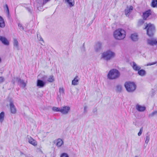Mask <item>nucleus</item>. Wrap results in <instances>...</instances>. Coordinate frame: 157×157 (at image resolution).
<instances>
[{"mask_svg":"<svg viewBox=\"0 0 157 157\" xmlns=\"http://www.w3.org/2000/svg\"><path fill=\"white\" fill-rule=\"evenodd\" d=\"M135 157H137V156H135Z\"/></svg>","mask_w":157,"mask_h":157,"instance_id":"6e6d98bb","label":"nucleus"},{"mask_svg":"<svg viewBox=\"0 0 157 157\" xmlns=\"http://www.w3.org/2000/svg\"><path fill=\"white\" fill-rule=\"evenodd\" d=\"M1 61H2V59H1V57H0V63L1 62Z\"/></svg>","mask_w":157,"mask_h":157,"instance_id":"603ef678","label":"nucleus"},{"mask_svg":"<svg viewBox=\"0 0 157 157\" xmlns=\"http://www.w3.org/2000/svg\"><path fill=\"white\" fill-rule=\"evenodd\" d=\"M12 82L13 83H14V81H13V80H12Z\"/></svg>","mask_w":157,"mask_h":157,"instance_id":"5fc2aeb1","label":"nucleus"},{"mask_svg":"<svg viewBox=\"0 0 157 157\" xmlns=\"http://www.w3.org/2000/svg\"><path fill=\"white\" fill-rule=\"evenodd\" d=\"M28 157H33L32 155H31V156H29Z\"/></svg>","mask_w":157,"mask_h":157,"instance_id":"864d4df0","label":"nucleus"},{"mask_svg":"<svg viewBox=\"0 0 157 157\" xmlns=\"http://www.w3.org/2000/svg\"><path fill=\"white\" fill-rule=\"evenodd\" d=\"M6 12L9 15V8L6 9Z\"/></svg>","mask_w":157,"mask_h":157,"instance_id":"a18cd8bd","label":"nucleus"},{"mask_svg":"<svg viewBox=\"0 0 157 157\" xmlns=\"http://www.w3.org/2000/svg\"><path fill=\"white\" fill-rule=\"evenodd\" d=\"M124 87L126 90L128 92H133L136 88V85L134 82H125Z\"/></svg>","mask_w":157,"mask_h":157,"instance_id":"20e7f679","label":"nucleus"},{"mask_svg":"<svg viewBox=\"0 0 157 157\" xmlns=\"http://www.w3.org/2000/svg\"><path fill=\"white\" fill-rule=\"evenodd\" d=\"M70 110V108L68 106H64L60 108V112L63 114H67Z\"/></svg>","mask_w":157,"mask_h":157,"instance_id":"423d86ee","label":"nucleus"},{"mask_svg":"<svg viewBox=\"0 0 157 157\" xmlns=\"http://www.w3.org/2000/svg\"><path fill=\"white\" fill-rule=\"evenodd\" d=\"M56 145L58 147H60L63 144V140L60 139H58L56 140Z\"/></svg>","mask_w":157,"mask_h":157,"instance_id":"393cba45","label":"nucleus"},{"mask_svg":"<svg viewBox=\"0 0 157 157\" xmlns=\"http://www.w3.org/2000/svg\"><path fill=\"white\" fill-rule=\"evenodd\" d=\"M54 81V78L53 75L50 76L48 79V81L50 82H52Z\"/></svg>","mask_w":157,"mask_h":157,"instance_id":"cd10ccee","label":"nucleus"},{"mask_svg":"<svg viewBox=\"0 0 157 157\" xmlns=\"http://www.w3.org/2000/svg\"><path fill=\"white\" fill-rule=\"evenodd\" d=\"M115 56L114 52L109 50H107L101 54V59L108 61L114 58Z\"/></svg>","mask_w":157,"mask_h":157,"instance_id":"f03ea898","label":"nucleus"},{"mask_svg":"<svg viewBox=\"0 0 157 157\" xmlns=\"http://www.w3.org/2000/svg\"><path fill=\"white\" fill-rule=\"evenodd\" d=\"M5 23L3 18L0 16V27L3 28L5 26Z\"/></svg>","mask_w":157,"mask_h":157,"instance_id":"5701e85b","label":"nucleus"},{"mask_svg":"<svg viewBox=\"0 0 157 157\" xmlns=\"http://www.w3.org/2000/svg\"><path fill=\"white\" fill-rule=\"evenodd\" d=\"M132 67L133 69L135 71H138L141 68V67L137 65L135 62H133Z\"/></svg>","mask_w":157,"mask_h":157,"instance_id":"dca6fc26","label":"nucleus"},{"mask_svg":"<svg viewBox=\"0 0 157 157\" xmlns=\"http://www.w3.org/2000/svg\"><path fill=\"white\" fill-rule=\"evenodd\" d=\"M0 41L2 44L6 45H8L9 44V42L7 39L5 37L0 36Z\"/></svg>","mask_w":157,"mask_h":157,"instance_id":"f8f14e48","label":"nucleus"},{"mask_svg":"<svg viewBox=\"0 0 157 157\" xmlns=\"http://www.w3.org/2000/svg\"><path fill=\"white\" fill-rule=\"evenodd\" d=\"M26 9H27V10L28 11H29V12H31V10H30V9L29 8H26Z\"/></svg>","mask_w":157,"mask_h":157,"instance_id":"49530a36","label":"nucleus"},{"mask_svg":"<svg viewBox=\"0 0 157 157\" xmlns=\"http://www.w3.org/2000/svg\"><path fill=\"white\" fill-rule=\"evenodd\" d=\"M120 75V73L119 71L116 69H113L109 71L107 76L109 79H113L118 78Z\"/></svg>","mask_w":157,"mask_h":157,"instance_id":"7ed1b4c3","label":"nucleus"},{"mask_svg":"<svg viewBox=\"0 0 157 157\" xmlns=\"http://www.w3.org/2000/svg\"><path fill=\"white\" fill-rule=\"evenodd\" d=\"M47 78V76L46 75H44L42 78V79L43 80H45Z\"/></svg>","mask_w":157,"mask_h":157,"instance_id":"37998d69","label":"nucleus"},{"mask_svg":"<svg viewBox=\"0 0 157 157\" xmlns=\"http://www.w3.org/2000/svg\"><path fill=\"white\" fill-rule=\"evenodd\" d=\"M133 10V7L132 6H131L129 7L127 6L124 10L126 16L128 17Z\"/></svg>","mask_w":157,"mask_h":157,"instance_id":"1a4fd4ad","label":"nucleus"},{"mask_svg":"<svg viewBox=\"0 0 157 157\" xmlns=\"http://www.w3.org/2000/svg\"><path fill=\"white\" fill-rule=\"evenodd\" d=\"M5 7L6 8V9L8 8V5L7 4H6L5 5Z\"/></svg>","mask_w":157,"mask_h":157,"instance_id":"09e8293b","label":"nucleus"},{"mask_svg":"<svg viewBox=\"0 0 157 157\" xmlns=\"http://www.w3.org/2000/svg\"><path fill=\"white\" fill-rule=\"evenodd\" d=\"M52 109L53 111L55 112H60V108L56 107H53Z\"/></svg>","mask_w":157,"mask_h":157,"instance_id":"7c9ffc66","label":"nucleus"},{"mask_svg":"<svg viewBox=\"0 0 157 157\" xmlns=\"http://www.w3.org/2000/svg\"><path fill=\"white\" fill-rule=\"evenodd\" d=\"M130 37L132 40L134 41H137L138 39V35L136 33L131 34Z\"/></svg>","mask_w":157,"mask_h":157,"instance_id":"f3484780","label":"nucleus"},{"mask_svg":"<svg viewBox=\"0 0 157 157\" xmlns=\"http://www.w3.org/2000/svg\"><path fill=\"white\" fill-rule=\"evenodd\" d=\"M13 45L15 49L17 50H19L18 42L16 39H13Z\"/></svg>","mask_w":157,"mask_h":157,"instance_id":"a211bd4d","label":"nucleus"},{"mask_svg":"<svg viewBox=\"0 0 157 157\" xmlns=\"http://www.w3.org/2000/svg\"><path fill=\"white\" fill-rule=\"evenodd\" d=\"M156 63V62H152V63H148L147 64V66H151L152 65H153L155 64Z\"/></svg>","mask_w":157,"mask_h":157,"instance_id":"79ce46f5","label":"nucleus"},{"mask_svg":"<svg viewBox=\"0 0 157 157\" xmlns=\"http://www.w3.org/2000/svg\"><path fill=\"white\" fill-rule=\"evenodd\" d=\"M60 97H59V95H58L57 96V100H58L59 99H60Z\"/></svg>","mask_w":157,"mask_h":157,"instance_id":"8fccbe9b","label":"nucleus"},{"mask_svg":"<svg viewBox=\"0 0 157 157\" xmlns=\"http://www.w3.org/2000/svg\"><path fill=\"white\" fill-rule=\"evenodd\" d=\"M144 29H147V34L149 36H152L155 31L154 25L150 23L147 24Z\"/></svg>","mask_w":157,"mask_h":157,"instance_id":"39448f33","label":"nucleus"},{"mask_svg":"<svg viewBox=\"0 0 157 157\" xmlns=\"http://www.w3.org/2000/svg\"><path fill=\"white\" fill-rule=\"evenodd\" d=\"M143 129V127H141L140 128L139 132H138V136H140L141 135L142 133V132Z\"/></svg>","mask_w":157,"mask_h":157,"instance_id":"c9c22d12","label":"nucleus"},{"mask_svg":"<svg viewBox=\"0 0 157 157\" xmlns=\"http://www.w3.org/2000/svg\"><path fill=\"white\" fill-rule=\"evenodd\" d=\"M59 92L60 94L63 95L64 94V89L63 87L60 88L59 89Z\"/></svg>","mask_w":157,"mask_h":157,"instance_id":"2f4dec72","label":"nucleus"},{"mask_svg":"<svg viewBox=\"0 0 157 157\" xmlns=\"http://www.w3.org/2000/svg\"><path fill=\"white\" fill-rule=\"evenodd\" d=\"M20 153L21 154V155H20L21 156L22 155L24 154L21 151H20Z\"/></svg>","mask_w":157,"mask_h":157,"instance_id":"de8ad7c7","label":"nucleus"},{"mask_svg":"<svg viewBox=\"0 0 157 157\" xmlns=\"http://www.w3.org/2000/svg\"><path fill=\"white\" fill-rule=\"evenodd\" d=\"M97 109L96 107L93 109V112L95 115H97Z\"/></svg>","mask_w":157,"mask_h":157,"instance_id":"58836bf2","label":"nucleus"},{"mask_svg":"<svg viewBox=\"0 0 157 157\" xmlns=\"http://www.w3.org/2000/svg\"><path fill=\"white\" fill-rule=\"evenodd\" d=\"M39 33H38L37 34V38L38 39V40L40 41H41L42 42H43V43H44V41L43 40V39H42V38L41 36L40 35H39Z\"/></svg>","mask_w":157,"mask_h":157,"instance_id":"473e14b6","label":"nucleus"},{"mask_svg":"<svg viewBox=\"0 0 157 157\" xmlns=\"http://www.w3.org/2000/svg\"><path fill=\"white\" fill-rule=\"evenodd\" d=\"M5 81V79L3 77H0V83H2Z\"/></svg>","mask_w":157,"mask_h":157,"instance_id":"ea45409f","label":"nucleus"},{"mask_svg":"<svg viewBox=\"0 0 157 157\" xmlns=\"http://www.w3.org/2000/svg\"><path fill=\"white\" fill-rule=\"evenodd\" d=\"M78 77L76 76L74 79L72 81V84L74 85H76L78 84L79 79H78Z\"/></svg>","mask_w":157,"mask_h":157,"instance_id":"412c9836","label":"nucleus"},{"mask_svg":"<svg viewBox=\"0 0 157 157\" xmlns=\"http://www.w3.org/2000/svg\"><path fill=\"white\" fill-rule=\"evenodd\" d=\"M147 44L151 46L157 45V39H147Z\"/></svg>","mask_w":157,"mask_h":157,"instance_id":"9d476101","label":"nucleus"},{"mask_svg":"<svg viewBox=\"0 0 157 157\" xmlns=\"http://www.w3.org/2000/svg\"><path fill=\"white\" fill-rule=\"evenodd\" d=\"M144 23V21L142 19L138 21V24L140 25H142Z\"/></svg>","mask_w":157,"mask_h":157,"instance_id":"e433bc0d","label":"nucleus"},{"mask_svg":"<svg viewBox=\"0 0 157 157\" xmlns=\"http://www.w3.org/2000/svg\"><path fill=\"white\" fill-rule=\"evenodd\" d=\"M122 90V87L121 85H117L116 86V91L118 93L121 92Z\"/></svg>","mask_w":157,"mask_h":157,"instance_id":"b1692460","label":"nucleus"},{"mask_svg":"<svg viewBox=\"0 0 157 157\" xmlns=\"http://www.w3.org/2000/svg\"><path fill=\"white\" fill-rule=\"evenodd\" d=\"M18 26L21 30H24V28L21 24L19 23H18Z\"/></svg>","mask_w":157,"mask_h":157,"instance_id":"4c0bfd02","label":"nucleus"},{"mask_svg":"<svg viewBox=\"0 0 157 157\" xmlns=\"http://www.w3.org/2000/svg\"><path fill=\"white\" fill-rule=\"evenodd\" d=\"M136 109L139 111L143 112L146 109V107L144 106H142L138 104L136 105Z\"/></svg>","mask_w":157,"mask_h":157,"instance_id":"2eb2a0df","label":"nucleus"},{"mask_svg":"<svg viewBox=\"0 0 157 157\" xmlns=\"http://www.w3.org/2000/svg\"><path fill=\"white\" fill-rule=\"evenodd\" d=\"M147 144L146 146H145V144L144 145V148H146V147L147 146Z\"/></svg>","mask_w":157,"mask_h":157,"instance_id":"3c124183","label":"nucleus"},{"mask_svg":"<svg viewBox=\"0 0 157 157\" xmlns=\"http://www.w3.org/2000/svg\"><path fill=\"white\" fill-rule=\"evenodd\" d=\"M113 36L115 39L117 40L123 39L126 36V32L122 29H118L113 32Z\"/></svg>","mask_w":157,"mask_h":157,"instance_id":"f257e3e1","label":"nucleus"},{"mask_svg":"<svg viewBox=\"0 0 157 157\" xmlns=\"http://www.w3.org/2000/svg\"><path fill=\"white\" fill-rule=\"evenodd\" d=\"M65 2L66 3L68 4L70 7L73 6L75 4L74 0H66Z\"/></svg>","mask_w":157,"mask_h":157,"instance_id":"6ab92c4d","label":"nucleus"},{"mask_svg":"<svg viewBox=\"0 0 157 157\" xmlns=\"http://www.w3.org/2000/svg\"><path fill=\"white\" fill-rule=\"evenodd\" d=\"M156 115H157V111H154L151 113L149 114L148 115V117H151Z\"/></svg>","mask_w":157,"mask_h":157,"instance_id":"c85d7f7f","label":"nucleus"},{"mask_svg":"<svg viewBox=\"0 0 157 157\" xmlns=\"http://www.w3.org/2000/svg\"><path fill=\"white\" fill-rule=\"evenodd\" d=\"M46 82L41 79H38L36 82V86L39 88H43L46 85Z\"/></svg>","mask_w":157,"mask_h":157,"instance_id":"6e6552de","label":"nucleus"},{"mask_svg":"<svg viewBox=\"0 0 157 157\" xmlns=\"http://www.w3.org/2000/svg\"><path fill=\"white\" fill-rule=\"evenodd\" d=\"M28 138L29 142L34 146H36L37 145V142L36 140L33 139L31 136H29Z\"/></svg>","mask_w":157,"mask_h":157,"instance_id":"4468645a","label":"nucleus"},{"mask_svg":"<svg viewBox=\"0 0 157 157\" xmlns=\"http://www.w3.org/2000/svg\"><path fill=\"white\" fill-rule=\"evenodd\" d=\"M50 0H43V4H45L47 2L49 1Z\"/></svg>","mask_w":157,"mask_h":157,"instance_id":"c03bdc74","label":"nucleus"},{"mask_svg":"<svg viewBox=\"0 0 157 157\" xmlns=\"http://www.w3.org/2000/svg\"><path fill=\"white\" fill-rule=\"evenodd\" d=\"M10 106L11 113L13 114H15L16 113V109L13 103V101L11 100L10 101Z\"/></svg>","mask_w":157,"mask_h":157,"instance_id":"0eeeda50","label":"nucleus"},{"mask_svg":"<svg viewBox=\"0 0 157 157\" xmlns=\"http://www.w3.org/2000/svg\"><path fill=\"white\" fill-rule=\"evenodd\" d=\"M4 113L2 112L0 113V121H2L4 120Z\"/></svg>","mask_w":157,"mask_h":157,"instance_id":"c756f323","label":"nucleus"},{"mask_svg":"<svg viewBox=\"0 0 157 157\" xmlns=\"http://www.w3.org/2000/svg\"><path fill=\"white\" fill-rule=\"evenodd\" d=\"M146 139L145 141V143L147 144L149 141L150 140V135L149 134L148 132H147L146 134Z\"/></svg>","mask_w":157,"mask_h":157,"instance_id":"bb28decb","label":"nucleus"},{"mask_svg":"<svg viewBox=\"0 0 157 157\" xmlns=\"http://www.w3.org/2000/svg\"><path fill=\"white\" fill-rule=\"evenodd\" d=\"M81 49L82 52H84L86 51V49L84 45V43L83 44V46L82 47H81Z\"/></svg>","mask_w":157,"mask_h":157,"instance_id":"72a5a7b5","label":"nucleus"},{"mask_svg":"<svg viewBox=\"0 0 157 157\" xmlns=\"http://www.w3.org/2000/svg\"><path fill=\"white\" fill-rule=\"evenodd\" d=\"M87 106H85L84 108V111L83 112L84 113H87Z\"/></svg>","mask_w":157,"mask_h":157,"instance_id":"a19ab883","label":"nucleus"},{"mask_svg":"<svg viewBox=\"0 0 157 157\" xmlns=\"http://www.w3.org/2000/svg\"><path fill=\"white\" fill-rule=\"evenodd\" d=\"M101 44L100 42L97 43L95 46V49L96 52L99 51L101 48Z\"/></svg>","mask_w":157,"mask_h":157,"instance_id":"4be33fe9","label":"nucleus"},{"mask_svg":"<svg viewBox=\"0 0 157 157\" xmlns=\"http://www.w3.org/2000/svg\"><path fill=\"white\" fill-rule=\"evenodd\" d=\"M60 157H69V156L67 153H64L61 154Z\"/></svg>","mask_w":157,"mask_h":157,"instance_id":"f704fd0d","label":"nucleus"},{"mask_svg":"<svg viewBox=\"0 0 157 157\" xmlns=\"http://www.w3.org/2000/svg\"><path fill=\"white\" fill-rule=\"evenodd\" d=\"M146 72L144 69H140L138 71V74L140 76H144L146 75Z\"/></svg>","mask_w":157,"mask_h":157,"instance_id":"aec40b11","label":"nucleus"},{"mask_svg":"<svg viewBox=\"0 0 157 157\" xmlns=\"http://www.w3.org/2000/svg\"><path fill=\"white\" fill-rule=\"evenodd\" d=\"M151 6L153 7H157V0H152L151 2Z\"/></svg>","mask_w":157,"mask_h":157,"instance_id":"a878e982","label":"nucleus"},{"mask_svg":"<svg viewBox=\"0 0 157 157\" xmlns=\"http://www.w3.org/2000/svg\"><path fill=\"white\" fill-rule=\"evenodd\" d=\"M151 10H149L144 13L143 15V19L146 20L147 18L151 15Z\"/></svg>","mask_w":157,"mask_h":157,"instance_id":"ddd939ff","label":"nucleus"},{"mask_svg":"<svg viewBox=\"0 0 157 157\" xmlns=\"http://www.w3.org/2000/svg\"><path fill=\"white\" fill-rule=\"evenodd\" d=\"M16 81L17 82L18 85L21 86L23 88L25 87L26 84L23 80L18 78H16Z\"/></svg>","mask_w":157,"mask_h":157,"instance_id":"9b49d317","label":"nucleus"}]
</instances>
